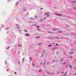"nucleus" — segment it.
<instances>
[{
  "instance_id": "nucleus-17",
  "label": "nucleus",
  "mask_w": 76,
  "mask_h": 76,
  "mask_svg": "<svg viewBox=\"0 0 76 76\" xmlns=\"http://www.w3.org/2000/svg\"><path fill=\"white\" fill-rule=\"evenodd\" d=\"M57 39H60V38H59V37H57Z\"/></svg>"
},
{
  "instance_id": "nucleus-33",
  "label": "nucleus",
  "mask_w": 76,
  "mask_h": 76,
  "mask_svg": "<svg viewBox=\"0 0 76 76\" xmlns=\"http://www.w3.org/2000/svg\"><path fill=\"white\" fill-rule=\"evenodd\" d=\"M54 49H55V48H53L52 49V50H54Z\"/></svg>"
},
{
  "instance_id": "nucleus-26",
  "label": "nucleus",
  "mask_w": 76,
  "mask_h": 76,
  "mask_svg": "<svg viewBox=\"0 0 76 76\" xmlns=\"http://www.w3.org/2000/svg\"><path fill=\"white\" fill-rule=\"evenodd\" d=\"M58 73H60V72H57Z\"/></svg>"
},
{
  "instance_id": "nucleus-16",
  "label": "nucleus",
  "mask_w": 76,
  "mask_h": 76,
  "mask_svg": "<svg viewBox=\"0 0 76 76\" xmlns=\"http://www.w3.org/2000/svg\"><path fill=\"white\" fill-rule=\"evenodd\" d=\"M71 67H72V66H69V68H71Z\"/></svg>"
},
{
  "instance_id": "nucleus-8",
  "label": "nucleus",
  "mask_w": 76,
  "mask_h": 76,
  "mask_svg": "<svg viewBox=\"0 0 76 76\" xmlns=\"http://www.w3.org/2000/svg\"><path fill=\"white\" fill-rule=\"evenodd\" d=\"M73 8H74V10H76V7H73Z\"/></svg>"
},
{
  "instance_id": "nucleus-21",
  "label": "nucleus",
  "mask_w": 76,
  "mask_h": 76,
  "mask_svg": "<svg viewBox=\"0 0 76 76\" xmlns=\"http://www.w3.org/2000/svg\"><path fill=\"white\" fill-rule=\"evenodd\" d=\"M72 57H73L72 56H71V57H70V58H72Z\"/></svg>"
},
{
  "instance_id": "nucleus-32",
  "label": "nucleus",
  "mask_w": 76,
  "mask_h": 76,
  "mask_svg": "<svg viewBox=\"0 0 76 76\" xmlns=\"http://www.w3.org/2000/svg\"><path fill=\"white\" fill-rule=\"evenodd\" d=\"M45 19H46V18L45 17Z\"/></svg>"
},
{
  "instance_id": "nucleus-40",
  "label": "nucleus",
  "mask_w": 76,
  "mask_h": 76,
  "mask_svg": "<svg viewBox=\"0 0 76 76\" xmlns=\"http://www.w3.org/2000/svg\"><path fill=\"white\" fill-rule=\"evenodd\" d=\"M56 45H57V44H56Z\"/></svg>"
},
{
  "instance_id": "nucleus-43",
  "label": "nucleus",
  "mask_w": 76,
  "mask_h": 76,
  "mask_svg": "<svg viewBox=\"0 0 76 76\" xmlns=\"http://www.w3.org/2000/svg\"><path fill=\"white\" fill-rule=\"evenodd\" d=\"M67 26H68V25H67Z\"/></svg>"
},
{
  "instance_id": "nucleus-4",
  "label": "nucleus",
  "mask_w": 76,
  "mask_h": 76,
  "mask_svg": "<svg viewBox=\"0 0 76 76\" xmlns=\"http://www.w3.org/2000/svg\"><path fill=\"white\" fill-rule=\"evenodd\" d=\"M45 15H49V14H50V13L48 12H45Z\"/></svg>"
},
{
  "instance_id": "nucleus-10",
  "label": "nucleus",
  "mask_w": 76,
  "mask_h": 76,
  "mask_svg": "<svg viewBox=\"0 0 76 76\" xmlns=\"http://www.w3.org/2000/svg\"><path fill=\"white\" fill-rule=\"evenodd\" d=\"M47 17H50V15H48L46 16Z\"/></svg>"
},
{
  "instance_id": "nucleus-12",
  "label": "nucleus",
  "mask_w": 76,
  "mask_h": 76,
  "mask_svg": "<svg viewBox=\"0 0 76 76\" xmlns=\"http://www.w3.org/2000/svg\"><path fill=\"white\" fill-rule=\"evenodd\" d=\"M36 38H39V36L36 37Z\"/></svg>"
},
{
  "instance_id": "nucleus-3",
  "label": "nucleus",
  "mask_w": 76,
  "mask_h": 76,
  "mask_svg": "<svg viewBox=\"0 0 76 76\" xmlns=\"http://www.w3.org/2000/svg\"><path fill=\"white\" fill-rule=\"evenodd\" d=\"M69 53L70 54H73V52H69Z\"/></svg>"
},
{
  "instance_id": "nucleus-38",
  "label": "nucleus",
  "mask_w": 76,
  "mask_h": 76,
  "mask_svg": "<svg viewBox=\"0 0 76 76\" xmlns=\"http://www.w3.org/2000/svg\"><path fill=\"white\" fill-rule=\"evenodd\" d=\"M17 28H19V27H17Z\"/></svg>"
},
{
  "instance_id": "nucleus-5",
  "label": "nucleus",
  "mask_w": 76,
  "mask_h": 76,
  "mask_svg": "<svg viewBox=\"0 0 76 76\" xmlns=\"http://www.w3.org/2000/svg\"><path fill=\"white\" fill-rule=\"evenodd\" d=\"M66 63H66V62H64L62 63V64H63V65H65V64H66Z\"/></svg>"
},
{
  "instance_id": "nucleus-36",
  "label": "nucleus",
  "mask_w": 76,
  "mask_h": 76,
  "mask_svg": "<svg viewBox=\"0 0 76 76\" xmlns=\"http://www.w3.org/2000/svg\"><path fill=\"white\" fill-rule=\"evenodd\" d=\"M40 71H41V70H40L39 72H40Z\"/></svg>"
},
{
  "instance_id": "nucleus-15",
  "label": "nucleus",
  "mask_w": 76,
  "mask_h": 76,
  "mask_svg": "<svg viewBox=\"0 0 76 76\" xmlns=\"http://www.w3.org/2000/svg\"><path fill=\"white\" fill-rule=\"evenodd\" d=\"M40 64H41V65H42V62H41L40 63Z\"/></svg>"
},
{
  "instance_id": "nucleus-42",
  "label": "nucleus",
  "mask_w": 76,
  "mask_h": 76,
  "mask_svg": "<svg viewBox=\"0 0 76 76\" xmlns=\"http://www.w3.org/2000/svg\"><path fill=\"white\" fill-rule=\"evenodd\" d=\"M66 54V53H64V54Z\"/></svg>"
},
{
  "instance_id": "nucleus-23",
  "label": "nucleus",
  "mask_w": 76,
  "mask_h": 76,
  "mask_svg": "<svg viewBox=\"0 0 76 76\" xmlns=\"http://www.w3.org/2000/svg\"><path fill=\"white\" fill-rule=\"evenodd\" d=\"M67 74V72H66V73L65 74V75H66Z\"/></svg>"
},
{
  "instance_id": "nucleus-31",
  "label": "nucleus",
  "mask_w": 76,
  "mask_h": 76,
  "mask_svg": "<svg viewBox=\"0 0 76 76\" xmlns=\"http://www.w3.org/2000/svg\"><path fill=\"white\" fill-rule=\"evenodd\" d=\"M75 35L76 36V33L75 34Z\"/></svg>"
},
{
  "instance_id": "nucleus-27",
  "label": "nucleus",
  "mask_w": 76,
  "mask_h": 76,
  "mask_svg": "<svg viewBox=\"0 0 76 76\" xmlns=\"http://www.w3.org/2000/svg\"><path fill=\"white\" fill-rule=\"evenodd\" d=\"M68 66H69V65H68L67 66V67Z\"/></svg>"
},
{
  "instance_id": "nucleus-30",
  "label": "nucleus",
  "mask_w": 76,
  "mask_h": 76,
  "mask_svg": "<svg viewBox=\"0 0 76 76\" xmlns=\"http://www.w3.org/2000/svg\"><path fill=\"white\" fill-rule=\"evenodd\" d=\"M15 75H16V72L15 73Z\"/></svg>"
},
{
  "instance_id": "nucleus-35",
  "label": "nucleus",
  "mask_w": 76,
  "mask_h": 76,
  "mask_svg": "<svg viewBox=\"0 0 76 76\" xmlns=\"http://www.w3.org/2000/svg\"><path fill=\"white\" fill-rule=\"evenodd\" d=\"M49 33H51V32L49 31Z\"/></svg>"
},
{
  "instance_id": "nucleus-39",
  "label": "nucleus",
  "mask_w": 76,
  "mask_h": 76,
  "mask_svg": "<svg viewBox=\"0 0 76 76\" xmlns=\"http://www.w3.org/2000/svg\"><path fill=\"white\" fill-rule=\"evenodd\" d=\"M39 44H40V43H38V45H39Z\"/></svg>"
},
{
  "instance_id": "nucleus-22",
  "label": "nucleus",
  "mask_w": 76,
  "mask_h": 76,
  "mask_svg": "<svg viewBox=\"0 0 76 76\" xmlns=\"http://www.w3.org/2000/svg\"><path fill=\"white\" fill-rule=\"evenodd\" d=\"M55 61H56L53 60V62H55Z\"/></svg>"
},
{
  "instance_id": "nucleus-45",
  "label": "nucleus",
  "mask_w": 76,
  "mask_h": 76,
  "mask_svg": "<svg viewBox=\"0 0 76 76\" xmlns=\"http://www.w3.org/2000/svg\"><path fill=\"white\" fill-rule=\"evenodd\" d=\"M75 13H76V12Z\"/></svg>"
},
{
  "instance_id": "nucleus-34",
  "label": "nucleus",
  "mask_w": 76,
  "mask_h": 76,
  "mask_svg": "<svg viewBox=\"0 0 76 76\" xmlns=\"http://www.w3.org/2000/svg\"><path fill=\"white\" fill-rule=\"evenodd\" d=\"M62 74H63V72H62Z\"/></svg>"
},
{
  "instance_id": "nucleus-1",
  "label": "nucleus",
  "mask_w": 76,
  "mask_h": 76,
  "mask_svg": "<svg viewBox=\"0 0 76 76\" xmlns=\"http://www.w3.org/2000/svg\"><path fill=\"white\" fill-rule=\"evenodd\" d=\"M57 16H63V14H57Z\"/></svg>"
},
{
  "instance_id": "nucleus-37",
  "label": "nucleus",
  "mask_w": 76,
  "mask_h": 76,
  "mask_svg": "<svg viewBox=\"0 0 76 76\" xmlns=\"http://www.w3.org/2000/svg\"><path fill=\"white\" fill-rule=\"evenodd\" d=\"M20 47H21V45H20Z\"/></svg>"
},
{
  "instance_id": "nucleus-11",
  "label": "nucleus",
  "mask_w": 76,
  "mask_h": 76,
  "mask_svg": "<svg viewBox=\"0 0 76 76\" xmlns=\"http://www.w3.org/2000/svg\"><path fill=\"white\" fill-rule=\"evenodd\" d=\"M72 3H76V1H73L72 2Z\"/></svg>"
},
{
  "instance_id": "nucleus-19",
  "label": "nucleus",
  "mask_w": 76,
  "mask_h": 76,
  "mask_svg": "<svg viewBox=\"0 0 76 76\" xmlns=\"http://www.w3.org/2000/svg\"><path fill=\"white\" fill-rule=\"evenodd\" d=\"M51 46H52V45H49L48 46V47H51Z\"/></svg>"
},
{
  "instance_id": "nucleus-44",
  "label": "nucleus",
  "mask_w": 76,
  "mask_h": 76,
  "mask_svg": "<svg viewBox=\"0 0 76 76\" xmlns=\"http://www.w3.org/2000/svg\"><path fill=\"white\" fill-rule=\"evenodd\" d=\"M58 45V44H57V45Z\"/></svg>"
},
{
  "instance_id": "nucleus-25",
  "label": "nucleus",
  "mask_w": 76,
  "mask_h": 76,
  "mask_svg": "<svg viewBox=\"0 0 76 76\" xmlns=\"http://www.w3.org/2000/svg\"><path fill=\"white\" fill-rule=\"evenodd\" d=\"M49 63H50V62H48V64H49Z\"/></svg>"
},
{
  "instance_id": "nucleus-6",
  "label": "nucleus",
  "mask_w": 76,
  "mask_h": 76,
  "mask_svg": "<svg viewBox=\"0 0 76 76\" xmlns=\"http://www.w3.org/2000/svg\"><path fill=\"white\" fill-rule=\"evenodd\" d=\"M26 35L27 36V37H29V34H26Z\"/></svg>"
},
{
  "instance_id": "nucleus-20",
  "label": "nucleus",
  "mask_w": 76,
  "mask_h": 76,
  "mask_svg": "<svg viewBox=\"0 0 76 76\" xmlns=\"http://www.w3.org/2000/svg\"><path fill=\"white\" fill-rule=\"evenodd\" d=\"M25 32H27V30H25Z\"/></svg>"
},
{
  "instance_id": "nucleus-13",
  "label": "nucleus",
  "mask_w": 76,
  "mask_h": 76,
  "mask_svg": "<svg viewBox=\"0 0 76 76\" xmlns=\"http://www.w3.org/2000/svg\"><path fill=\"white\" fill-rule=\"evenodd\" d=\"M53 31H56V28H54L53 29Z\"/></svg>"
},
{
  "instance_id": "nucleus-2",
  "label": "nucleus",
  "mask_w": 76,
  "mask_h": 76,
  "mask_svg": "<svg viewBox=\"0 0 76 76\" xmlns=\"http://www.w3.org/2000/svg\"><path fill=\"white\" fill-rule=\"evenodd\" d=\"M57 32L58 33H62V31H58Z\"/></svg>"
},
{
  "instance_id": "nucleus-14",
  "label": "nucleus",
  "mask_w": 76,
  "mask_h": 76,
  "mask_svg": "<svg viewBox=\"0 0 76 76\" xmlns=\"http://www.w3.org/2000/svg\"><path fill=\"white\" fill-rule=\"evenodd\" d=\"M29 58L30 59V60H32V58L30 57Z\"/></svg>"
},
{
  "instance_id": "nucleus-9",
  "label": "nucleus",
  "mask_w": 76,
  "mask_h": 76,
  "mask_svg": "<svg viewBox=\"0 0 76 76\" xmlns=\"http://www.w3.org/2000/svg\"><path fill=\"white\" fill-rule=\"evenodd\" d=\"M44 18H42V19L41 20V21H42L43 20H44Z\"/></svg>"
},
{
  "instance_id": "nucleus-28",
  "label": "nucleus",
  "mask_w": 76,
  "mask_h": 76,
  "mask_svg": "<svg viewBox=\"0 0 76 76\" xmlns=\"http://www.w3.org/2000/svg\"><path fill=\"white\" fill-rule=\"evenodd\" d=\"M33 66H35V65H34V64H33Z\"/></svg>"
},
{
  "instance_id": "nucleus-24",
  "label": "nucleus",
  "mask_w": 76,
  "mask_h": 76,
  "mask_svg": "<svg viewBox=\"0 0 76 76\" xmlns=\"http://www.w3.org/2000/svg\"><path fill=\"white\" fill-rule=\"evenodd\" d=\"M18 47H20V46H19V45L18 44Z\"/></svg>"
},
{
  "instance_id": "nucleus-7",
  "label": "nucleus",
  "mask_w": 76,
  "mask_h": 76,
  "mask_svg": "<svg viewBox=\"0 0 76 76\" xmlns=\"http://www.w3.org/2000/svg\"><path fill=\"white\" fill-rule=\"evenodd\" d=\"M63 58H62L60 60V61L61 62V61H63Z\"/></svg>"
},
{
  "instance_id": "nucleus-29",
  "label": "nucleus",
  "mask_w": 76,
  "mask_h": 76,
  "mask_svg": "<svg viewBox=\"0 0 76 76\" xmlns=\"http://www.w3.org/2000/svg\"><path fill=\"white\" fill-rule=\"evenodd\" d=\"M32 65H33V64H34V63H32Z\"/></svg>"
},
{
  "instance_id": "nucleus-41",
  "label": "nucleus",
  "mask_w": 76,
  "mask_h": 76,
  "mask_svg": "<svg viewBox=\"0 0 76 76\" xmlns=\"http://www.w3.org/2000/svg\"><path fill=\"white\" fill-rule=\"evenodd\" d=\"M64 76V75H62L61 76Z\"/></svg>"
},
{
  "instance_id": "nucleus-18",
  "label": "nucleus",
  "mask_w": 76,
  "mask_h": 76,
  "mask_svg": "<svg viewBox=\"0 0 76 76\" xmlns=\"http://www.w3.org/2000/svg\"><path fill=\"white\" fill-rule=\"evenodd\" d=\"M37 28H39V26H37Z\"/></svg>"
}]
</instances>
